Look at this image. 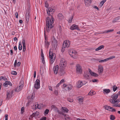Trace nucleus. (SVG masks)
Returning <instances> with one entry per match:
<instances>
[{
  "label": "nucleus",
  "mask_w": 120,
  "mask_h": 120,
  "mask_svg": "<svg viewBox=\"0 0 120 120\" xmlns=\"http://www.w3.org/2000/svg\"><path fill=\"white\" fill-rule=\"evenodd\" d=\"M41 55L42 57L41 60L42 63L44 64L45 63L44 58V54L43 52L42 49L41 51Z\"/></svg>",
  "instance_id": "nucleus-25"
},
{
  "label": "nucleus",
  "mask_w": 120,
  "mask_h": 120,
  "mask_svg": "<svg viewBox=\"0 0 120 120\" xmlns=\"http://www.w3.org/2000/svg\"><path fill=\"white\" fill-rule=\"evenodd\" d=\"M13 90H8L7 91L6 100H8L10 98H11L13 96Z\"/></svg>",
  "instance_id": "nucleus-9"
},
{
  "label": "nucleus",
  "mask_w": 120,
  "mask_h": 120,
  "mask_svg": "<svg viewBox=\"0 0 120 120\" xmlns=\"http://www.w3.org/2000/svg\"><path fill=\"white\" fill-rule=\"evenodd\" d=\"M40 86V81L38 79H36V83L34 85V87L37 89L39 88Z\"/></svg>",
  "instance_id": "nucleus-12"
},
{
  "label": "nucleus",
  "mask_w": 120,
  "mask_h": 120,
  "mask_svg": "<svg viewBox=\"0 0 120 120\" xmlns=\"http://www.w3.org/2000/svg\"><path fill=\"white\" fill-rule=\"evenodd\" d=\"M83 97L82 96H79L78 97L79 103L80 105L82 104L83 102Z\"/></svg>",
  "instance_id": "nucleus-16"
},
{
  "label": "nucleus",
  "mask_w": 120,
  "mask_h": 120,
  "mask_svg": "<svg viewBox=\"0 0 120 120\" xmlns=\"http://www.w3.org/2000/svg\"><path fill=\"white\" fill-rule=\"evenodd\" d=\"M120 19V16H118L115 18L112 21V22L114 23L118 21Z\"/></svg>",
  "instance_id": "nucleus-27"
},
{
  "label": "nucleus",
  "mask_w": 120,
  "mask_h": 120,
  "mask_svg": "<svg viewBox=\"0 0 120 120\" xmlns=\"http://www.w3.org/2000/svg\"><path fill=\"white\" fill-rule=\"evenodd\" d=\"M105 109L108 110H110L111 107L107 105H105Z\"/></svg>",
  "instance_id": "nucleus-39"
},
{
  "label": "nucleus",
  "mask_w": 120,
  "mask_h": 120,
  "mask_svg": "<svg viewBox=\"0 0 120 120\" xmlns=\"http://www.w3.org/2000/svg\"><path fill=\"white\" fill-rule=\"evenodd\" d=\"M24 107H22L21 109V114L23 113L24 112Z\"/></svg>",
  "instance_id": "nucleus-42"
},
{
  "label": "nucleus",
  "mask_w": 120,
  "mask_h": 120,
  "mask_svg": "<svg viewBox=\"0 0 120 120\" xmlns=\"http://www.w3.org/2000/svg\"><path fill=\"white\" fill-rule=\"evenodd\" d=\"M103 93L105 94H107L108 93H109L110 90H103Z\"/></svg>",
  "instance_id": "nucleus-40"
},
{
  "label": "nucleus",
  "mask_w": 120,
  "mask_h": 120,
  "mask_svg": "<svg viewBox=\"0 0 120 120\" xmlns=\"http://www.w3.org/2000/svg\"><path fill=\"white\" fill-rule=\"evenodd\" d=\"M106 0H103L100 3L99 6L100 7H102L104 4V3L106 2Z\"/></svg>",
  "instance_id": "nucleus-34"
},
{
  "label": "nucleus",
  "mask_w": 120,
  "mask_h": 120,
  "mask_svg": "<svg viewBox=\"0 0 120 120\" xmlns=\"http://www.w3.org/2000/svg\"><path fill=\"white\" fill-rule=\"evenodd\" d=\"M61 87L63 89L65 90H71L72 88V86L71 84H66L64 83L61 86Z\"/></svg>",
  "instance_id": "nucleus-5"
},
{
  "label": "nucleus",
  "mask_w": 120,
  "mask_h": 120,
  "mask_svg": "<svg viewBox=\"0 0 120 120\" xmlns=\"http://www.w3.org/2000/svg\"><path fill=\"white\" fill-rule=\"evenodd\" d=\"M53 19H50L49 17L47 18L46 20V25L44 28V35L45 41H47V39L46 37L45 33L46 31L48 33L49 32L51 29L52 28L53 26Z\"/></svg>",
  "instance_id": "nucleus-1"
},
{
  "label": "nucleus",
  "mask_w": 120,
  "mask_h": 120,
  "mask_svg": "<svg viewBox=\"0 0 120 120\" xmlns=\"http://www.w3.org/2000/svg\"><path fill=\"white\" fill-rule=\"evenodd\" d=\"M65 48H64V47H63H63H62V49H61V51L62 52H63L65 50Z\"/></svg>",
  "instance_id": "nucleus-56"
},
{
  "label": "nucleus",
  "mask_w": 120,
  "mask_h": 120,
  "mask_svg": "<svg viewBox=\"0 0 120 120\" xmlns=\"http://www.w3.org/2000/svg\"><path fill=\"white\" fill-rule=\"evenodd\" d=\"M61 110L63 112L66 113H67L69 111V110L66 107H62Z\"/></svg>",
  "instance_id": "nucleus-24"
},
{
  "label": "nucleus",
  "mask_w": 120,
  "mask_h": 120,
  "mask_svg": "<svg viewBox=\"0 0 120 120\" xmlns=\"http://www.w3.org/2000/svg\"><path fill=\"white\" fill-rule=\"evenodd\" d=\"M23 82L22 81H21L20 82L19 85L18 86L16 90H22L23 87Z\"/></svg>",
  "instance_id": "nucleus-13"
},
{
  "label": "nucleus",
  "mask_w": 120,
  "mask_h": 120,
  "mask_svg": "<svg viewBox=\"0 0 120 120\" xmlns=\"http://www.w3.org/2000/svg\"><path fill=\"white\" fill-rule=\"evenodd\" d=\"M64 116H65L64 118L66 120H71L70 118L68 115L65 114Z\"/></svg>",
  "instance_id": "nucleus-37"
},
{
  "label": "nucleus",
  "mask_w": 120,
  "mask_h": 120,
  "mask_svg": "<svg viewBox=\"0 0 120 120\" xmlns=\"http://www.w3.org/2000/svg\"><path fill=\"white\" fill-rule=\"evenodd\" d=\"M94 8H95L96 9H97L98 10H99V9L96 6H94Z\"/></svg>",
  "instance_id": "nucleus-59"
},
{
  "label": "nucleus",
  "mask_w": 120,
  "mask_h": 120,
  "mask_svg": "<svg viewBox=\"0 0 120 120\" xmlns=\"http://www.w3.org/2000/svg\"><path fill=\"white\" fill-rule=\"evenodd\" d=\"M7 80V79L6 77L1 76L0 77V81H6Z\"/></svg>",
  "instance_id": "nucleus-31"
},
{
  "label": "nucleus",
  "mask_w": 120,
  "mask_h": 120,
  "mask_svg": "<svg viewBox=\"0 0 120 120\" xmlns=\"http://www.w3.org/2000/svg\"><path fill=\"white\" fill-rule=\"evenodd\" d=\"M49 110L48 109H46L44 112V115H46L48 114L49 112Z\"/></svg>",
  "instance_id": "nucleus-41"
},
{
  "label": "nucleus",
  "mask_w": 120,
  "mask_h": 120,
  "mask_svg": "<svg viewBox=\"0 0 120 120\" xmlns=\"http://www.w3.org/2000/svg\"><path fill=\"white\" fill-rule=\"evenodd\" d=\"M46 117H44L42 118H41L40 119V120H46Z\"/></svg>",
  "instance_id": "nucleus-51"
},
{
  "label": "nucleus",
  "mask_w": 120,
  "mask_h": 120,
  "mask_svg": "<svg viewBox=\"0 0 120 120\" xmlns=\"http://www.w3.org/2000/svg\"><path fill=\"white\" fill-rule=\"evenodd\" d=\"M65 82L64 80L62 79L60 81V82L58 83L56 86V87L57 88H58L59 87V86L62 83H64Z\"/></svg>",
  "instance_id": "nucleus-26"
},
{
  "label": "nucleus",
  "mask_w": 120,
  "mask_h": 120,
  "mask_svg": "<svg viewBox=\"0 0 120 120\" xmlns=\"http://www.w3.org/2000/svg\"><path fill=\"white\" fill-rule=\"evenodd\" d=\"M114 106L115 107H120V104H116L114 105Z\"/></svg>",
  "instance_id": "nucleus-52"
},
{
  "label": "nucleus",
  "mask_w": 120,
  "mask_h": 120,
  "mask_svg": "<svg viewBox=\"0 0 120 120\" xmlns=\"http://www.w3.org/2000/svg\"><path fill=\"white\" fill-rule=\"evenodd\" d=\"M59 69L58 66L56 65L54 66L53 68V70L54 71V73L55 74H57L58 72Z\"/></svg>",
  "instance_id": "nucleus-20"
},
{
  "label": "nucleus",
  "mask_w": 120,
  "mask_h": 120,
  "mask_svg": "<svg viewBox=\"0 0 120 120\" xmlns=\"http://www.w3.org/2000/svg\"><path fill=\"white\" fill-rule=\"evenodd\" d=\"M52 108H55V110H56L57 112L59 114H61L63 116H64L65 115V114L63 113V111H61L59 110H58V109L56 107H55V105H53L52 106Z\"/></svg>",
  "instance_id": "nucleus-18"
},
{
  "label": "nucleus",
  "mask_w": 120,
  "mask_h": 120,
  "mask_svg": "<svg viewBox=\"0 0 120 120\" xmlns=\"http://www.w3.org/2000/svg\"><path fill=\"white\" fill-rule=\"evenodd\" d=\"M10 54L11 55H12L13 54V50H10Z\"/></svg>",
  "instance_id": "nucleus-58"
},
{
  "label": "nucleus",
  "mask_w": 120,
  "mask_h": 120,
  "mask_svg": "<svg viewBox=\"0 0 120 120\" xmlns=\"http://www.w3.org/2000/svg\"><path fill=\"white\" fill-rule=\"evenodd\" d=\"M103 68L101 65H99L98 67V71L99 73L103 72Z\"/></svg>",
  "instance_id": "nucleus-19"
},
{
  "label": "nucleus",
  "mask_w": 120,
  "mask_h": 120,
  "mask_svg": "<svg viewBox=\"0 0 120 120\" xmlns=\"http://www.w3.org/2000/svg\"><path fill=\"white\" fill-rule=\"evenodd\" d=\"M17 64V60H16L14 64V66L15 67L16 66Z\"/></svg>",
  "instance_id": "nucleus-49"
},
{
  "label": "nucleus",
  "mask_w": 120,
  "mask_h": 120,
  "mask_svg": "<svg viewBox=\"0 0 120 120\" xmlns=\"http://www.w3.org/2000/svg\"><path fill=\"white\" fill-rule=\"evenodd\" d=\"M49 57L50 59V63L52 64L53 63L55 60V56H54L55 54L53 53L50 51V50H49Z\"/></svg>",
  "instance_id": "nucleus-7"
},
{
  "label": "nucleus",
  "mask_w": 120,
  "mask_h": 120,
  "mask_svg": "<svg viewBox=\"0 0 120 120\" xmlns=\"http://www.w3.org/2000/svg\"><path fill=\"white\" fill-rule=\"evenodd\" d=\"M58 16V18L61 19H62L64 18V16L61 13H59Z\"/></svg>",
  "instance_id": "nucleus-36"
},
{
  "label": "nucleus",
  "mask_w": 120,
  "mask_h": 120,
  "mask_svg": "<svg viewBox=\"0 0 120 120\" xmlns=\"http://www.w3.org/2000/svg\"><path fill=\"white\" fill-rule=\"evenodd\" d=\"M18 48L20 50H21L22 49V43L21 42H19V43Z\"/></svg>",
  "instance_id": "nucleus-35"
},
{
  "label": "nucleus",
  "mask_w": 120,
  "mask_h": 120,
  "mask_svg": "<svg viewBox=\"0 0 120 120\" xmlns=\"http://www.w3.org/2000/svg\"><path fill=\"white\" fill-rule=\"evenodd\" d=\"M14 49L15 50H16L17 49V47L16 46H14Z\"/></svg>",
  "instance_id": "nucleus-64"
},
{
  "label": "nucleus",
  "mask_w": 120,
  "mask_h": 120,
  "mask_svg": "<svg viewBox=\"0 0 120 120\" xmlns=\"http://www.w3.org/2000/svg\"><path fill=\"white\" fill-rule=\"evenodd\" d=\"M115 57V56H110L109 58H107L106 59H105L104 60H101L99 61V62L100 63L106 61L110 60L111 59H112L114 58Z\"/></svg>",
  "instance_id": "nucleus-14"
},
{
  "label": "nucleus",
  "mask_w": 120,
  "mask_h": 120,
  "mask_svg": "<svg viewBox=\"0 0 120 120\" xmlns=\"http://www.w3.org/2000/svg\"><path fill=\"white\" fill-rule=\"evenodd\" d=\"M104 46L103 45H101L99 46L98 48L95 49L96 51H98L101 49H102L104 48Z\"/></svg>",
  "instance_id": "nucleus-33"
},
{
  "label": "nucleus",
  "mask_w": 120,
  "mask_h": 120,
  "mask_svg": "<svg viewBox=\"0 0 120 120\" xmlns=\"http://www.w3.org/2000/svg\"><path fill=\"white\" fill-rule=\"evenodd\" d=\"M45 45L47 47H48L49 45V43L47 41H45Z\"/></svg>",
  "instance_id": "nucleus-46"
},
{
  "label": "nucleus",
  "mask_w": 120,
  "mask_h": 120,
  "mask_svg": "<svg viewBox=\"0 0 120 120\" xmlns=\"http://www.w3.org/2000/svg\"><path fill=\"white\" fill-rule=\"evenodd\" d=\"M69 53L71 56L74 58H76L78 57L77 53L74 50H71L69 51Z\"/></svg>",
  "instance_id": "nucleus-6"
},
{
  "label": "nucleus",
  "mask_w": 120,
  "mask_h": 120,
  "mask_svg": "<svg viewBox=\"0 0 120 120\" xmlns=\"http://www.w3.org/2000/svg\"><path fill=\"white\" fill-rule=\"evenodd\" d=\"M88 70L90 74L92 76L95 77H97L98 76V74L93 71H92L90 69H89Z\"/></svg>",
  "instance_id": "nucleus-17"
},
{
  "label": "nucleus",
  "mask_w": 120,
  "mask_h": 120,
  "mask_svg": "<svg viewBox=\"0 0 120 120\" xmlns=\"http://www.w3.org/2000/svg\"><path fill=\"white\" fill-rule=\"evenodd\" d=\"M54 94L55 95H57L58 94V90H54Z\"/></svg>",
  "instance_id": "nucleus-47"
},
{
  "label": "nucleus",
  "mask_w": 120,
  "mask_h": 120,
  "mask_svg": "<svg viewBox=\"0 0 120 120\" xmlns=\"http://www.w3.org/2000/svg\"><path fill=\"white\" fill-rule=\"evenodd\" d=\"M29 90L28 91V92H31L30 96L29 95L28 97V98H29L28 101L26 104V105L27 106H28L30 105H31V106L32 105L33 106V109H37L38 107V104L37 105H33V104L34 102V99L35 97V93L34 90Z\"/></svg>",
  "instance_id": "nucleus-2"
},
{
  "label": "nucleus",
  "mask_w": 120,
  "mask_h": 120,
  "mask_svg": "<svg viewBox=\"0 0 120 120\" xmlns=\"http://www.w3.org/2000/svg\"><path fill=\"white\" fill-rule=\"evenodd\" d=\"M109 101L112 104H114L115 103H118L120 101V99L117 100L116 101L114 99H110L109 100Z\"/></svg>",
  "instance_id": "nucleus-21"
},
{
  "label": "nucleus",
  "mask_w": 120,
  "mask_h": 120,
  "mask_svg": "<svg viewBox=\"0 0 120 120\" xmlns=\"http://www.w3.org/2000/svg\"><path fill=\"white\" fill-rule=\"evenodd\" d=\"M15 15L16 18H18V12H16L15 13Z\"/></svg>",
  "instance_id": "nucleus-54"
},
{
  "label": "nucleus",
  "mask_w": 120,
  "mask_h": 120,
  "mask_svg": "<svg viewBox=\"0 0 120 120\" xmlns=\"http://www.w3.org/2000/svg\"><path fill=\"white\" fill-rule=\"evenodd\" d=\"M12 74L14 75H16L17 74V73L15 71H13L12 72Z\"/></svg>",
  "instance_id": "nucleus-50"
},
{
  "label": "nucleus",
  "mask_w": 120,
  "mask_h": 120,
  "mask_svg": "<svg viewBox=\"0 0 120 120\" xmlns=\"http://www.w3.org/2000/svg\"><path fill=\"white\" fill-rule=\"evenodd\" d=\"M110 119L112 120H113L115 119V116L113 115H111L110 116Z\"/></svg>",
  "instance_id": "nucleus-45"
},
{
  "label": "nucleus",
  "mask_w": 120,
  "mask_h": 120,
  "mask_svg": "<svg viewBox=\"0 0 120 120\" xmlns=\"http://www.w3.org/2000/svg\"><path fill=\"white\" fill-rule=\"evenodd\" d=\"M70 42L68 40H66L65 41L63 42V47L64 48H68L70 45Z\"/></svg>",
  "instance_id": "nucleus-10"
},
{
  "label": "nucleus",
  "mask_w": 120,
  "mask_h": 120,
  "mask_svg": "<svg viewBox=\"0 0 120 120\" xmlns=\"http://www.w3.org/2000/svg\"><path fill=\"white\" fill-rule=\"evenodd\" d=\"M86 83V82L85 81H79L76 83V86L77 87L80 88L83 85L85 84Z\"/></svg>",
  "instance_id": "nucleus-8"
},
{
  "label": "nucleus",
  "mask_w": 120,
  "mask_h": 120,
  "mask_svg": "<svg viewBox=\"0 0 120 120\" xmlns=\"http://www.w3.org/2000/svg\"><path fill=\"white\" fill-rule=\"evenodd\" d=\"M118 97V95L116 94H114L111 96L112 98L115 100Z\"/></svg>",
  "instance_id": "nucleus-30"
},
{
  "label": "nucleus",
  "mask_w": 120,
  "mask_h": 120,
  "mask_svg": "<svg viewBox=\"0 0 120 120\" xmlns=\"http://www.w3.org/2000/svg\"><path fill=\"white\" fill-rule=\"evenodd\" d=\"M8 115L7 114L5 115V120H8Z\"/></svg>",
  "instance_id": "nucleus-48"
},
{
  "label": "nucleus",
  "mask_w": 120,
  "mask_h": 120,
  "mask_svg": "<svg viewBox=\"0 0 120 120\" xmlns=\"http://www.w3.org/2000/svg\"><path fill=\"white\" fill-rule=\"evenodd\" d=\"M110 109V111L112 112H115L116 111V110L114 109H113L112 107H111Z\"/></svg>",
  "instance_id": "nucleus-53"
},
{
  "label": "nucleus",
  "mask_w": 120,
  "mask_h": 120,
  "mask_svg": "<svg viewBox=\"0 0 120 120\" xmlns=\"http://www.w3.org/2000/svg\"><path fill=\"white\" fill-rule=\"evenodd\" d=\"M84 76L85 79H89V74L88 73H85Z\"/></svg>",
  "instance_id": "nucleus-28"
},
{
  "label": "nucleus",
  "mask_w": 120,
  "mask_h": 120,
  "mask_svg": "<svg viewBox=\"0 0 120 120\" xmlns=\"http://www.w3.org/2000/svg\"><path fill=\"white\" fill-rule=\"evenodd\" d=\"M36 71H35L34 72V78H35L36 76Z\"/></svg>",
  "instance_id": "nucleus-62"
},
{
  "label": "nucleus",
  "mask_w": 120,
  "mask_h": 120,
  "mask_svg": "<svg viewBox=\"0 0 120 120\" xmlns=\"http://www.w3.org/2000/svg\"><path fill=\"white\" fill-rule=\"evenodd\" d=\"M29 13H26V22H28L29 21Z\"/></svg>",
  "instance_id": "nucleus-29"
},
{
  "label": "nucleus",
  "mask_w": 120,
  "mask_h": 120,
  "mask_svg": "<svg viewBox=\"0 0 120 120\" xmlns=\"http://www.w3.org/2000/svg\"><path fill=\"white\" fill-rule=\"evenodd\" d=\"M22 44L23 45V48L22 51L23 52H24L26 49V44L25 41L24 39H22Z\"/></svg>",
  "instance_id": "nucleus-22"
},
{
  "label": "nucleus",
  "mask_w": 120,
  "mask_h": 120,
  "mask_svg": "<svg viewBox=\"0 0 120 120\" xmlns=\"http://www.w3.org/2000/svg\"><path fill=\"white\" fill-rule=\"evenodd\" d=\"M3 85L5 87H7L8 85L10 86H12V84L10 81H6L3 84Z\"/></svg>",
  "instance_id": "nucleus-15"
},
{
  "label": "nucleus",
  "mask_w": 120,
  "mask_h": 120,
  "mask_svg": "<svg viewBox=\"0 0 120 120\" xmlns=\"http://www.w3.org/2000/svg\"><path fill=\"white\" fill-rule=\"evenodd\" d=\"M46 11L47 14L49 15H50V16L49 17H47L46 18V20L47 19V18L49 17L50 19H53V20L54 22V19L52 17V16L51 15V14H52L54 13V11L53 9L51 7H49L47 9Z\"/></svg>",
  "instance_id": "nucleus-4"
},
{
  "label": "nucleus",
  "mask_w": 120,
  "mask_h": 120,
  "mask_svg": "<svg viewBox=\"0 0 120 120\" xmlns=\"http://www.w3.org/2000/svg\"><path fill=\"white\" fill-rule=\"evenodd\" d=\"M92 81L93 82H96L97 81V80L96 79H93L92 80Z\"/></svg>",
  "instance_id": "nucleus-57"
},
{
  "label": "nucleus",
  "mask_w": 120,
  "mask_h": 120,
  "mask_svg": "<svg viewBox=\"0 0 120 120\" xmlns=\"http://www.w3.org/2000/svg\"><path fill=\"white\" fill-rule=\"evenodd\" d=\"M67 62L65 61V60L64 59H62L60 61L59 64V66L60 68L61 69L60 70V72L62 74H63L64 73V69L66 66L67 64Z\"/></svg>",
  "instance_id": "nucleus-3"
},
{
  "label": "nucleus",
  "mask_w": 120,
  "mask_h": 120,
  "mask_svg": "<svg viewBox=\"0 0 120 120\" xmlns=\"http://www.w3.org/2000/svg\"><path fill=\"white\" fill-rule=\"evenodd\" d=\"M73 18V16H72V17L70 18L68 20V22L69 23H71L72 21V19Z\"/></svg>",
  "instance_id": "nucleus-43"
},
{
  "label": "nucleus",
  "mask_w": 120,
  "mask_h": 120,
  "mask_svg": "<svg viewBox=\"0 0 120 120\" xmlns=\"http://www.w3.org/2000/svg\"><path fill=\"white\" fill-rule=\"evenodd\" d=\"M20 64H21L20 62H18L17 64V65L18 66L20 65Z\"/></svg>",
  "instance_id": "nucleus-61"
},
{
  "label": "nucleus",
  "mask_w": 120,
  "mask_h": 120,
  "mask_svg": "<svg viewBox=\"0 0 120 120\" xmlns=\"http://www.w3.org/2000/svg\"><path fill=\"white\" fill-rule=\"evenodd\" d=\"M45 6L47 8L49 6V5L48 4L46 3H45Z\"/></svg>",
  "instance_id": "nucleus-63"
},
{
  "label": "nucleus",
  "mask_w": 120,
  "mask_h": 120,
  "mask_svg": "<svg viewBox=\"0 0 120 120\" xmlns=\"http://www.w3.org/2000/svg\"><path fill=\"white\" fill-rule=\"evenodd\" d=\"M76 71L77 73L81 74L82 72V69L81 66L78 64H77L76 66Z\"/></svg>",
  "instance_id": "nucleus-11"
},
{
  "label": "nucleus",
  "mask_w": 120,
  "mask_h": 120,
  "mask_svg": "<svg viewBox=\"0 0 120 120\" xmlns=\"http://www.w3.org/2000/svg\"><path fill=\"white\" fill-rule=\"evenodd\" d=\"M108 33L109 32H112L113 31H114L113 29H111V30H107Z\"/></svg>",
  "instance_id": "nucleus-55"
},
{
  "label": "nucleus",
  "mask_w": 120,
  "mask_h": 120,
  "mask_svg": "<svg viewBox=\"0 0 120 120\" xmlns=\"http://www.w3.org/2000/svg\"><path fill=\"white\" fill-rule=\"evenodd\" d=\"M113 90H116L118 89L117 87L115 85L114 86L112 87Z\"/></svg>",
  "instance_id": "nucleus-44"
},
{
  "label": "nucleus",
  "mask_w": 120,
  "mask_h": 120,
  "mask_svg": "<svg viewBox=\"0 0 120 120\" xmlns=\"http://www.w3.org/2000/svg\"><path fill=\"white\" fill-rule=\"evenodd\" d=\"M70 29L72 30H74L75 29L78 30L79 29V28L77 25L74 24L71 26Z\"/></svg>",
  "instance_id": "nucleus-23"
},
{
  "label": "nucleus",
  "mask_w": 120,
  "mask_h": 120,
  "mask_svg": "<svg viewBox=\"0 0 120 120\" xmlns=\"http://www.w3.org/2000/svg\"><path fill=\"white\" fill-rule=\"evenodd\" d=\"M77 120H87L84 119H80L79 118H77Z\"/></svg>",
  "instance_id": "nucleus-60"
},
{
  "label": "nucleus",
  "mask_w": 120,
  "mask_h": 120,
  "mask_svg": "<svg viewBox=\"0 0 120 120\" xmlns=\"http://www.w3.org/2000/svg\"><path fill=\"white\" fill-rule=\"evenodd\" d=\"M84 1L85 4L86 5H88L90 3V0H85Z\"/></svg>",
  "instance_id": "nucleus-38"
},
{
  "label": "nucleus",
  "mask_w": 120,
  "mask_h": 120,
  "mask_svg": "<svg viewBox=\"0 0 120 120\" xmlns=\"http://www.w3.org/2000/svg\"><path fill=\"white\" fill-rule=\"evenodd\" d=\"M96 93L95 92L94 90H90V91L88 93V94L89 95L91 96L95 94Z\"/></svg>",
  "instance_id": "nucleus-32"
}]
</instances>
